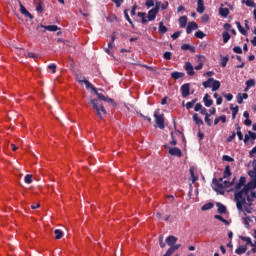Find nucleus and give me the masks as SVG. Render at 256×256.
<instances>
[{"instance_id":"nucleus-1","label":"nucleus","mask_w":256,"mask_h":256,"mask_svg":"<svg viewBox=\"0 0 256 256\" xmlns=\"http://www.w3.org/2000/svg\"><path fill=\"white\" fill-rule=\"evenodd\" d=\"M256 180L248 182L240 192L235 194L236 208L238 211L244 213V215L253 213V201L256 199Z\"/></svg>"},{"instance_id":"nucleus-2","label":"nucleus","mask_w":256,"mask_h":256,"mask_svg":"<svg viewBox=\"0 0 256 256\" xmlns=\"http://www.w3.org/2000/svg\"><path fill=\"white\" fill-rule=\"evenodd\" d=\"M90 89L91 91H93V93H95L98 99H90L89 105H92L99 119H103V115H107V110H105V106H103V103L101 102L106 101V103H112V105H117V104H115V100L107 96H104L103 93L99 92V90H97L94 85H92Z\"/></svg>"},{"instance_id":"nucleus-3","label":"nucleus","mask_w":256,"mask_h":256,"mask_svg":"<svg viewBox=\"0 0 256 256\" xmlns=\"http://www.w3.org/2000/svg\"><path fill=\"white\" fill-rule=\"evenodd\" d=\"M236 135H237L239 141L244 140L245 145H247L249 143V139H251V141L256 140V133L253 131H248V134H245L244 139H243V132H241V128H240L239 124H236Z\"/></svg>"},{"instance_id":"nucleus-4","label":"nucleus","mask_w":256,"mask_h":256,"mask_svg":"<svg viewBox=\"0 0 256 256\" xmlns=\"http://www.w3.org/2000/svg\"><path fill=\"white\" fill-rule=\"evenodd\" d=\"M154 119L159 129H165V114H159V110H155Z\"/></svg>"},{"instance_id":"nucleus-5","label":"nucleus","mask_w":256,"mask_h":256,"mask_svg":"<svg viewBox=\"0 0 256 256\" xmlns=\"http://www.w3.org/2000/svg\"><path fill=\"white\" fill-rule=\"evenodd\" d=\"M161 7V2H156V5L154 8H152L150 11H148V15L146 16V18H148V21H155L156 17H157V13H159V9Z\"/></svg>"},{"instance_id":"nucleus-6","label":"nucleus","mask_w":256,"mask_h":256,"mask_svg":"<svg viewBox=\"0 0 256 256\" xmlns=\"http://www.w3.org/2000/svg\"><path fill=\"white\" fill-rule=\"evenodd\" d=\"M245 183H247V178H245V176H241L239 181L235 184L234 188H233V192H234V201H235V195L236 193L241 192V190L243 189V187H245Z\"/></svg>"},{"instance_id":"nucleus-7","label":"nucleus","mask_w":256,"mask_h":256,"mask_svg":"<svg viewBox=\"0 0 256 256\" xmlns=\"http://www.w3.org/2000/svg\"><path fill=\"white\" fill-rule=\"evenodd\" d=\"M212 183L214 185V191L216 193H220V195H225V186L217 180V178H213Z\"/></svg>"},{"instance_id":"nucleus-8","label":"nucleus","mask_w":256,"mask_h":256,"mask_svg":"<svg viewBox=\"0 0 256 256\" xmlns=\"http://www.w3.org/2000/svg\"><path fill=\"white\" fill-rule=\"evenodd\" d=\"M76 81L78 83H84L86 85V89H91V87H93V84H91V82H89V80H87L83 75H77Z\"/></svg>"},{"instance_id":"nucleus-9","label":"nucleus","mask_w":256,"mask_h":256,"mask_svg":"<svg viewBox=\"0 0 256 256\" xmlns=\"http://www.w3.org/2000/svg\"><path fill=\"white\" fill-rule=\"evenodd\" d=\"M184 69H185L187 75H190V77H193V75H195V70H194L193 64H191V62H185Z\"/></svg>"},{"instance_id":"nucleus-10","label":"nucleus","mask_w":256,"mask_h":256,"mask_svg":"<svg viewBox=\"0 0 256 256\" xmlns=\"http://www.w3.org/2000/svg\"><path fill=\"white\" fill-rule=\"evenodd\" d=\"M182 97H189V91H191V88L189 86V83L183 84L180 88Z\"/></svg>"},{"instance_id":"nucleus-11","label":"nucleus","mask_w":256,"mask_h":256,"mask_svg":"<svg viewBox=\"0 0 256 256\" xmlns=\"http://www.w3.org/2000/svg\"><path fill=\"white\" fill-rule=\"evenodd\" d=\"M45 29L46 31H59V27L57 25H48V26H44L43 24H38L37 29Z\"/></svg>"},{"instance_id":"nucleus-12","label":"nucleus","mask_w":256,"mask_h":256,"mask_svg":"<svg viewBox=\"0 0 256 256\" xmlns=\"http://www.w3.org/2000/svg\"><path fill=\"white\" fill-rule=\"evenodd\" d=\"M196 29H199V25L196 24V22H194V21L189 22L188 26L186 28L187 35H190V33H192V31H195Z\"/></svg>"},{"instance_id":"nucleus-13","label":"nucleus","mask_w":256,"mask_h":256,"mask_svg":"<svg viewBox=\"0 0 256 256\" xmlns=\"http://www.w3.org/2000/svg\"><path fill=\"white\" fill-rule=\"evenodd\" d=\"M168 153L173 157H183V152L179 148H169Z\"/></svg>"},{"instance_id":"nucleus-14","label":"nucleus","mask_w":256,"mask_h":256,"mask_svg":"<svg viewBox=\"0 0 256 256\" xmlns=\"http://www.w3.org/2000/svg\"><path fill=\"white\" fill-rule=\"evenodd\" d=\"M19 5H20V13L22 15H24V17H28L29 19H33L32 14L29 11H27V8H25L21 2H19Z\"/></svg>"},{"instance_id":"nucleus-15","label":"nucleus","mask_w":256,"mask_h":256,"mask_svg":"<svg viewBox=\"0 0 256 256\" xmlns=\"http://www.w3.org/2000/svg\"><path fill=\"white\" fill-rule=\"evenodd\" d=\"M218 12L220 17H229V8H223V4H221V7L218 9Z\"/></svg>"},{"instance_id":"nucleus-16","label":"nucleus","mask_w":256,"mask_h":256,"mask_svg":"<svg viewBox=\"0 0 256 256\" xmlns=\"http://www.w3.org/2000/svg\"><path fill=\"white\" fill-rule=\"evenodd\" d=\"M205 12V2L203 0L197 1V13H204Z\"/></svg>"},{"instance_id":"nucleus-17","label":"nucleus","mask_w":256,"mask_h":256,"mask_svg":"<svg viewBox=\"0 0 256 256\" xmlns=\"http://www.w3.org/2000/svg\"><path fill=\"white\" fill-rule=\"evenodd\" d=\"M209 94H205L203 97V103L205 107H211L213 105V99H209Z\"/></svg>"},{"instance_id":"nucleus-18","label":"nucleus","mask_w":256,"mask_h":256,"mask_svg":"<svg viewBox=\"0 0 256 256\" xmlns=\"http://www.w3.org/2000/svg\"><path fill=\"white\" fill-rule=\"evenodd\" d=\"M246 252H247V246L246 245H240L235 250L236 255H243V253H246Z\"/></svg>"},{"instance_id":"nucleus-19","label":"nucleus","mask_w":256,"mask_h":256,"mask_svg":"<svg viewBox=\"0 0 256 256\" xmlns=\"http://www.w3.org/2000/svg\"><path fill=\"white\" fill-rule=\"evenodd\" d=\"M192 119H193L194 123H196V125H205V123L203 122V120L201 118H199V114H197V113L193 114Z\"/></svg>"},{"instance_id":"nucleus-20","label":"nucleus","mask_w":256,"mask_h":256,"mask_svg":"<svg viewBox=\"0 0 256 256\" xmlns=\"http://www.w3.org/2000/svg\"><path fill=\"white\" fill-rule=\"evenodd\" d=\"M182 51H189L190 53H195V47L189 44H183L181 46Z\"/></svg>"},{"instance_id":"nucleus-21","label":"nucleus","mask_w":256,"mask_h":256,"mask_svg":"<svg viewBox=\"0 0 256 256\" xmlns=\"http://www.w3.org/2000/svg\"><path fill=\"white\" fill-rule=\"evenodd\" d=\"M214 78H208L205 82L202 83L204 89H209L213 87Z\"/></svg>"},{"instance_id":"nucleus-22","label":"nucleus","mask_w":256,"mask_h":256,"mask_svg":"<svg viewBox=\"0 0 256 256\" xmlns=\"http://www.w3.org/2000/svg\"><path fill=\"white\" fill-rule=\"evenodd\" d=\"M221 88V82H219V80H213L212 82V91L215 92V91H219V89Z\"/></svg>"},{"instance_id":"nucleus-23","label":"nucleus","mask_w":256,"mask_h":256,"mask_svg":"<svg viewBox=\"0 0 256 256\" xmlns=\"http://www.w3.org/2000/svg\"><path fill=\"white\" fill-rule=\"evenodd\" d=\"M220 121L222 123H227V116L222 115V116L216 117L215 120H214V125H219Z\"/></svg>"},{"instance_id":"nucleus-24","label":"nucleus","mask_w":256,"mask_h":256,"mask_svg":"<svg viewBox=\"0 0 256 256\" xmlns=\"http://www.w3.org/2000/svg\"><path fill=\"white\" fill-rule=\"evenodd\" d=\"M217 207H218V213H220V215H225V213H227V207H225V205L221 203H217Z\"/></svg>"},{"instance_id":"nucleus-25","label":"nucleus","mask_w":256,"mask_h":256,"mask_svg":"<svg viewBox=\"0 0 256 256\" xmlns=\"http://www.w3.org/2000/svg\"><path fill=\"white\" fill-rule=\"evenodd\" d=\"M171 77H172V79H183V77H185V73H183V72H172Z\"/></svg>"},{"instance_id":"nucleus-26","label":"nucleus","mask_w":256,"mask_h":256,"mask_svg":"<svg viewBox=\"0 0 256 256\" xmlns=\"http://www.w3.org/2000/svg\"><path fill=\"white\" fill-rule=\"evenodd\" d=\"M179 23H180L181 29H185V27H187V16H181L179 18Z\"/></svg>"},{"instance_id":"nucleus-27","label":"nucleus","mask_w":256,"mask_h":256,"mask_svg":"<svg viewBox=\"0 0 256 256\" xmlns=\"http://www.w3.org/2000/svg\"><path fill=\"white\" fill-rule=\"evenodd\" d=\"M231 166L227 165L224 170L223 179H228V177H231Z\"/></svg>"},{"instance_id":"nucleus-28","label":"nucleus","mask_w":256,"mask_h":256,"mask_svg":"<svg viewBox=\"0 0 256 256\" xmlns=\"http://www.w3.org/2000/svg\"><path fill=\"white\" fill-rule=\"evenodd\" d=\"M230 109L232 111V119H235L237 117V113H239V106H233V104H231Z\"/></svg>"},{"instance_id":"nucleus-29","label":"nucleus","mask_w":256,"mask_h":256,"mask_svg":"<svg viewBox=\"0 0 256 256\" xmlns=\"http://www.w3.org/2000/svg\"><path fill=\"white\" fill-rule=\"evenodd\" d=\"M251 87H255V80H253V79H249L246 81L245 91H249V89H251Z\"/></svg>"},{"instance_id":"nucleus-30","label":"nucleus","mask_w":256,"mask_h":256,"mask_svg":"<svg viewBox=\"0 0 256 256\" xmlns=\"http://www.w3.org/2000/svg\"><path fill=\"white\" fill-rule=\"evenodd\" d=\"M236 26L238 31L242 34V35H247V30H245V28H243V26L241 25V22L237 21L236 22Z\"/></svg>"},{"instance_id":"nucleus-31","label":"nucleus","mask_w":256,"mask_h":256,"mask_svg":"<svg viewBox=\"0 0 256 256\" xmlns=\"http://www.w3.org/2000/svg\"><path fill=\"white\" fill-rule=\"evenodd\" d=\"M137 15L142 19L141 23L145 25L147 23V14L145 12H138Z\"/></svg>"},{"instance_id":"nucleus-32","label":"nucleus","mask_w":256,"mask_h":256,"mask_svg":"<svg viewBox=\"0 0 256 256\" xmlns=\"http://www.w3.org/2000/svg\"><path fill=\"white\" fill-rule=\"evenodd\" d=\"M223 43H229V39H231V34L229 32L224 31L222 33Z\"/></svg>"},{"instance_id":"nucleus-33","label":"nucleus","mask_w":256,"mask_h":256,"mask_svg":"<svg viewBox=\"0 0 256 256\" xmlns=\"http://www.w3.org/2000/svg\"><path fill=\"white\" fill-rule=\"evenodd\" d=\"M54 237H55V239H62L63 238V230H61V229H56V230H54Z\"/></svg>"},{"instance_id":"nucleus-34","label":"nucleus","mask_w":256,"mask_h":256,"mask_svg":"<svg viewBox=\"0 0 256 256\" xmlns=\"http://www.w3.org/2000/svg\"><path fill=\"white\" fill-rule=\"evenodd\" d=\"M168 29L166 28V26L163 24V22L159 23V33L161 35H165V33H167Z\"/></svg>"},{"instance_id":"nucleus-35","label":"nucleus","mask_w":256,"mask_h":256,"mask_svg":"<svg viewBox=\"0 0 256 256\" xmlns=\"http://www.w3.org/2000/svg\"><path fill=\"white\" fill-rule=\"evenodd\" d=\"M222 57V61L220 62L221 67H227V63H229V56H220Z\"/></svg>"},{"instance_id":"nucleus-36","label":"nucleus","mask_w":256,"mask_h":256,"mask_svg":"<svg viewBox=\"0 0 256 256\" xmlns=\"http://www.w3.org/2000/svg\"><path fill=\"white\" fill-rule=\"evenodd\" d=\"M214 207V204L209 202L207 204H204L202 207H201V211H209V209H213Z\"/></svg>"},{"instance_id":"nucleus-37","label":"nucleus","mask_w":256,"mask_h":256,"mask_svg":"<svg viewBox=\"0 0 256 256\" xmlns=\"http://www.w3.org/2000/svg\"><path fill=\"white\" fill-rule=\"evenodd\" d=\"M124 17L130 25H133V20H131V17H129V9L124 10Z\"/></svg>"},{"instance_id":"nucleus-38","label":"nucleus","mask_w":256,"mask_h":256,"mask_svg":"<svg viewBox=\"0 0 256 256\" xmlns=\"http://www.w3.org/2000/svg\"><path fill=\"white\" fill-rule=\"evenodd\" d=\"M195 103H197V98L193 99L190 102H187L185 105L186 109H193Z\"/></svg>"},{"instance_id":"nucleus-39","label":"nucleus","mask_w":256,"mask_h":256,"mask_svg":"<svg viewBox=\"0 0 256 256\" xmlns=\"http://www.w3.org/2000/svg\"><path fill=\"white\" fill-rule=\"evenodd\" d=\"M214 219H217L218 221H221L222 223H224V225H229V221L225 220V218H223V216H221V215H215Z\"/></svg>"},{"instance_id":"nucleus-40","label":"nucleus","mask_w":256,"mask_h":256,"mask_svg":"<svg viewBox=\"0 0 256 256\" xmlns=\"http://www.w3.org/2000/svg\"><path fill=\"white\" fill-rule=\"evenodd\" d=\"M24 181L27 183V185H31V183H33V175L27 174L24 178Z\"/></svg>"},{"instance_id":"nucleus-41","label":"nucleus","mask_w":256,"mask_h":256,"mask_svg":"<svg viewBox=\"0 0 256 256\" xmlns=\"http://www.w3.org/2000/svg\"><path fill=\"white\" fill-rule=\"evenodd\" d=\"M195 37H197V39H203L204 37H206V34L203 31L199 30L195 32Z\"/></svg>"},{"instance_id":"nucleus-42","label":"nucleus","mask_w":256,"mask_h":256,"mask_svg":"<svg viewBox=\"0 0 256 256\" xmlns=\"http://www.w3.org/2000/svg\"><path fill=\"white\" fill-rule=\"evenodd\" d=\"M189 171H190L192 183H195L197 181V179H199V178L197 176H195V171L193 170V168H190Z\"/></svg>"},{"instance_id":"nucleus-43","label":"nucleus","mask_w":256,"mask_h":256,"mask_svg":"<svg viewBox=\"0 0 256 256\" xmlns=\"http://www.w3.org/2000/svg\"><path fill=\"white\" fill-rule=\"evenodd\" d=\"M242 3H245L247 7H255V2L253 0H243Z\"/></svg>"},{"instance_id":"nucleus-44","label":"nucleus","mask_w":256,"mask_h":256,"mask_svg":"<svg viewBox=\"0 0 256 256\" xmlns=\"http://www.w3.org/2000/svg\"><path fill=\"white\" fill-rule=\"evenodd\" d=\"M234 183H235V178H234L231 182H230V181H227V180H225V181L223 182L224 187H225L226 189L229 188V187H231V186H233Z\"/></svg>"},{"instance_id":"nucleus-45","label":"nucleus","mask_w":256,"mask_h":256,"mask_svg":"<svg viewBox=\"0 0 256 256\" xmlns=\"http://www.w3.org/2000/svg\"><path fill=\"white\" fill-rule=\"evenodd\" d=\"M211 115H206L205 118H204V121L206 123V125H208V127H211V125H213L212 121H211Z\"/></svg>"},{"instance_id":"nucleus-46","label":"nucleus","mask_w":256,"mask_h":256,"mask_svg":"<svg viewBox=\"0 0 256 256\" xmlns=\"http://www.w3.org/2000/svg\"><path fill=\"white\" fill-rule=\"evenodd\" d=\"M254 239H256V230H254V234H253ZM252 248V253H256V241L252 242V244L250 245Z\"/></svg>"},{"instance_id":"nucleus-47","label":"nucleus","mask_w":256,"mask_h":256,"mask_svg":"<svg viewBox=\"0 0 256 256\" xmlns=\"http://www.w3.org/2000/svg\"><path fill=\"white\" fill-rule=\"evenodd\" d=\"M171 55L172 53L169 51L164 52L163 59H166V61H171Z\"/></svg>"},{"instance_id":"nucleus-48","label":"nucleus","mask_w":256,"mask_h":256,"mask_svg":"<svg viewBox=\"0 0 256 256\" xmlns=\"http://www.w3.org/2000/svg\"><path fill=\"white\" fill-rule=\"evenodd\" d=\"M248 175H249V177L251 178V180L256 181V171H255V170H250V171L248 172Z\"/></svg>"},{"instance_id":"nucleus-49","label":"nucleus","mask_w":256,"mask_h":256,"mask_svg":"<svg viewBox=\"0 0 256 256\" xmlns=\"http://www.w3.org/2000/svg\"><path fill=\"white\" fill-rule=\"evenodd\" d=\"M36 11L37 13H43L44 9H43V3L39 2L36 6Z\"/></svg>"},{"instance_id":"nucleus-50","label":"nucleus","mask_w":256,"mask_h":256,"mask_svg":"<svg viewBox=\"0 0 256 256\" xmlns=\"http://www.w3.org/2000/svg\"><path fill=\"white\" fill-rule=\"evenodd\" d=\"M222 96H223L227 101H233V94H231V93H228V94L222 93Z\"/></svg>"},{"instance_id":"nucleus-51","label":"nucleus","mask_w":256,"mask_h":256,"mask_svg":"<svg viewBox=\"0 0 256 256\" xmlns=\"http://www.w3.org/2000/svg\"><path fill=\"white\" fill-rule=\"evenodd\" d=\"M241 239H242V241H245L247 243V245H253V241L251 240L250 237L242 236Z\"/></svg>"},{"instance_id":"nucleus-52","label":"nucleus","mask_w":256,"mask_h":256,"mask_svg":"<svg viewBox=\"0 0 256 256\" xmlns=\"http://www.w3.org/2000/svg\"><path fill=\"white\" fill-rule=\"evenodd\" d=\"M249 223H251V218H249V216H246L244 218V225L247 229H249Z\"/></svg>"},{"instance_id":"nucleus-53","label":"nucleus","mask_w":256,"mask_h":256,"mask_svg":"<svg viewBox=\"0 0 256 256\" xmlns=\"http://www.w3.org/2000/svg\"><path fill=\"white\" fill-rule=\"evenodd\" d=\"M171 138H172V141L170 142V145H177V139L175 138V133L171 132Z\"/></svg>"},{"instance_id":"nucleus-54","label":"nucleus","mask_w":256,"mask_h":256,"mask_svg":"<svg viewBox=\"0 0 256 256\" xmlns=\"http://www.w3.org/2000/svg\"><path fill=\"white\" fill-rule=\"evenodd\" d=\"M48 69H50V71H52V73H56L57 72V65L50 64V65H48Z\"/></svg>"},{"instance_id":"nucleus-55","label":"nucleus","mask_w":256,"mask_h":256,"mask_svg":"<svg viewBox=\"0 0 256 256\" xmlns=\"http://www.w3.org/2000/svg\"><path fill=\"white\" fill-rule=\"evenodd\" d=\"M201 22H202V23H209V15L204 14V15L201 17Z\"/></svg>"},{"instance_id":"nucleus-56","label":"nucleus","mask_w":256,"mask_h":256,"mask_svg":"<svg viewBox=\"0 0 256 256\" xmlns=\"http://www.w3.org/2000/svg\"><path fill=\"white\" fill-rule=\"evenodd\" d=\"M233 51H234V53H238L239 55H241V53H243V49L239 46H235L233 48Z\"/></svg>"},{"instance_id":"nucleus-57","label":"nucleus","mask_w":256,"mask_h":256,"mask_svg":"<svg viewBox=\"0 0 256 256\" xmlns=\"http://www.w3.org/2000/svg\"><path fill=\"white\" fill-rule=\"evenodd\" d=\"M235 137H237V134L235 132L232 133V135H230L226 141L227 143H231V141H233V139H235Z\"/></svg>"},{"instance_id":"nucleus-58","label":"nucleus","mask_w":256,"mask_h":256,"mask_svg":"<svg viewBox=\"0 0 256 256\" xmlns=\"http://www.w3.org/2000/svg\"><path fill=\"white\" fill-rule=\"evenodd\" d=\"M180 36H181V31H177V32H175L174 34L171 35V38L173 40H175V39H179Z\"/></svg>"},{"instance_id":"nucleus-59","label":"nucleus","mask_w":256,"mask_h":256,"mask_svg":"<svg viewBox=\"0 0 256 256\" xmlns=\"http://www.w3.org/2000/svg\"><path fill=\"white\" fill-rule=\"evenodd\" d=\"M223 161H228V163H232V161H234L233 158H231V156H228V155H224L222 157Z\"/></svg>"},{"instance_id":"nucleus-60","label":"nucleus","mask_w":256,"mask_h":256,"mask_svg":"<svg viewBox=\"0 0 256 256\" xmlns=\"http://www.w3.org/2000/svg\"><path fill=\"white\" fill-rule=\"evenodd\" d=\"M113 43H115V34H112L111 41L108 43L109 49L113 47Z\"/></svg>"},{"instance_id":"nucleus-61","label":"nucleus","mask_w":256,"mask_h":256,"mask_svg":"<svg viewBox=\"0 0 256 256\" xmlns=\"http://www.w3.org/2000/svg\"><path fill=\"white\" fill-rule=\"evenodd\" d=\"M146 7H155V2L153 0H147Z\"/></svg>"},{"instance_id":"nucleus-62","label":"nucleus","mask_w":256,"mask_h":256,"mask_svg":"<svg viewBox=\"0 0 256 256\" xmlns=\"http://www.w3.org/2000/svg\"><path fill=\"white\" fill-rule=\"evenodd\" d=\"M112 3H115L116 7H121V4L123 3V0H111Z\"/></svg>"},{"instance_id":"nucleus-63","label":"nucleus","mask_w":256,"mask_h":256,"mask_svg":"<svg viewBox=\"0 0 256 256\" xmlns=\"http://www.w3.org/2000/svg\"><path fill=\"white\" fill-rule=\"evenodd\" d=\"M203 108V105L201 103H197L194 107V111H200Z\"/></svg>"},{"instance_id":"nucleus-64","label":"nucleus","mask_w":256,"mask_h":256,"mask_svg":"<svg viewBox=\"0 0 256 256\" xmlns=\"http://www.w3.org/2000/svg\"><path fill=\"white\" fill-rule=\"evenodd\" d=\"M159 245L162 249L165 247V242H163V236H159Z\"/></svg>"}]
</instances>
